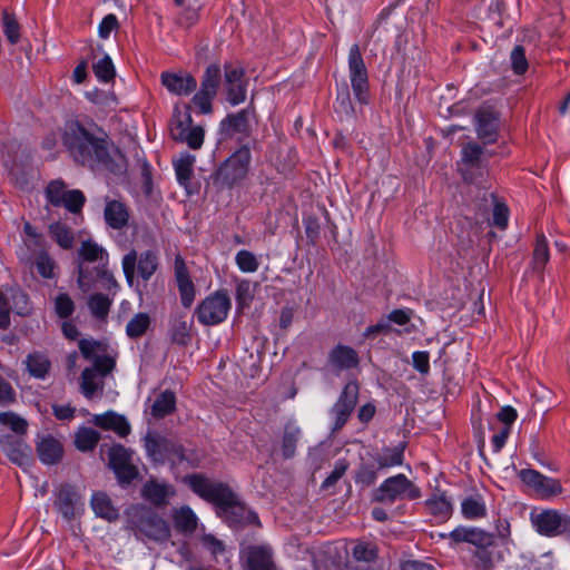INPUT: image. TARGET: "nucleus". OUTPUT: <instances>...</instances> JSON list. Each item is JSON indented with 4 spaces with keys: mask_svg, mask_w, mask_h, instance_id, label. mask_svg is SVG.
<instances>
[{
    "mask_svg": "<svg viewBox=\"0 0 570 570\" xmlns=\"http://www.w3.org/2000/svg\"><path fill=\"white\" fill-rule=\"evenodd\" d=\"M487 539L482 546H475L472 553V564L475 570H493L498 564L505 561L510 554V547L495 541L490 532L485 531Z\"/></svg>",
    "mask_w": 570,
    "mask_h": 570,
    "instance_id": "1a4fd4ad",
    "label": "nucleus"
},
{
    "mask_svg": "<svg viewBox=\"0 0 570 570\" xmlns=\"http://www.w3.org/2000/svg\"><path fill=\"white\" fill-rule=\"evenodd\" d=\"M1 27L3 35L11 45H16L20 40V24L13 13L3 10L1 13Z\"/></svg>",
    "mask_w": 570,
    "mask_h": 570,
    "instance_id": "ea45409f",
    "label": "nucleus"
},
{
    "mask_svg": "<svg viewBox=\"0 0 570 570\" xmlns=\"http://www.w3.org/2000/svg\"><path fill=\"white\" fill-rule=\"evenodd\" d=\"M95 76L98 80L109 82L115 78V66L108 55H104L92 65Z\"/></svg>",
    "mask_w": 570,
    "mask_h": 570,
    "instance_id": "a18cd8bd",
    "label": "nucleus"
},
{
    "mask_svg": "<svg viewBox=\"0 0 570 570\" xmlns=\"http://www.w3.org/2000/svg\"><path fill=\"white\" fill-rule=\"evenodd\" d=\"M105 220L114 229H121L128 223L129 214L126 206L118 200H108L105 207Z\"/></svg>",
    "mask_w": 570,
    "mask_h": 570,
    "instance_id": "bb28decb",
    "label": "nucleus"
},
{
    "mask_svg": "<svg viewBox=\"0 0 570 570\" xmlns=\"http://www.w3.org/2000/svg\"><path fill=\"white\" fill-rule=\"evenodd\" d=\"M127 528L132 530L137 538L166 541L170 537L168 523L150 509L140 505L128 511Z\"/></svg>",
    "mask_w": 570,
    "mask_h": 570,
    "instance_id": "f03ea898",
    "label": "nucleus"
},
{
    "mask_svg": "<svg viewBox=\"0 0 570 570\" xmlns=\"http://www.w3.org/2000/svg\"><path fill=\"white\" fill-rule=\"evenodd\" d=\"M81 392L87 399H91L95 393L101 390L102 383L96 373V370L86 367L81 374Z\"/></svg>",
    "mask_w": 570,
    "mask_h": 570,
    "instance_id": "a19ab883",
    "label": "nucleus"
},
{
    "mask_svg": "<svg viewBox=\"0 0 570 570\" xmlns=\"http://www.w3.org/2000/svg\"><path fill=\"white\" fill-rule=\"evenodd\" d=\"M250 158V149L246 146L240 147L218 167L215 181L230 187L243 180L248 173Z\"/></svg>",
    "mask_w": 570,
    "mask_h": 570,
    "instance_id": "6e6552de",
    "label": "nucleus"
},
{
    "mask_svg": "<svg viewBox=\"0 0 570 570\" xmlns=\"http://www.w3.org/2000/svg\"><path fill=\"white\" fill-rule=\"evenodd\" d=\"M449 537L455 542H468L472 546H482L487 539L485 530L476 527H458L449 533Z\"/></svg>",
    "mask_w": 570,
    "mask_h": 570,
    "instance_id": "c85d7f7f",
    "label": "nucleus"
},
{
    "mask_svg": "<svg viewBox=\"0 0 570 570\" xmlns=\"http://www.w3.org/2000/svg\"><path fill=\"white\" fill-rule=\"evenodd\" d=\"M220 82V68L216 63L209 65L204 73L200 89L208 91L209 94H217V89Z\"/></svg>",
    "mask_w": 570,
    "mask_h": 570,
    "instance_id": "de8ad7c7",
    "label": "nucleus"
},
{
    "mask_svg": "<svg viewBox=\"0 0 570 570\" xmlns=\"http://www.w3.org/2000/svg\"><path fill=\"white\" fill-rule=\"evenodd\" d=\"M232 308V301L226 291H216L206 296L196 308L200 324L214 326L223 323Z\"/></svg>",
    "mask_w": 570,
    "mask_h": 570,
    "instance_id": "0eeeda50",
    "label": "nucleus"
},
{
    "mask_svg": "<svg viewBox=\"0 0 570 570\" xmlns=\"http://www.w3.org/2000/svg\"><path fill=\"white\" fill-rule=\"evenodd\" d=\"M91 508L96 515L108 521H115L119 517L118 510L112 505L110 498L104 492H96L91 497Z\"/></svg>",
    "mask_w": 570,
    "mask_h": 570,
    "instance_id": "cd10ccee",
    "label": "nucleus"
},
{
    "mask_svg": "<svg viewBox=\"0 0 570 570\" xmlns=\"http://www.w3.org/2000/svg\"><path fill=\"white\" fill-rule=\"evenodd\" d=\"M358 384L351 381L345 384L336 402L354 411L358 399Z\"/></svg>",
    "mask_w": 570,
    "mask_h": 570,
    "instance_id": "5fc2aeb1",
    "label": "nucleus"
},
{
    "mask_svg": "<svg viewBox=\"0 0 570 570\" xmlns=\"http://www.w3.org/2000/svg\"><path fill=\"white\" fill-rule=\"evenodd\" d=\"M244 570H277L268 544L249 546L245 550Z\"/></svg>",
    "mask_w": 570,
    "mask_h": 570,
    "instance_id": "a211bd4d",
    "label": "nucleus"
},
{
    "mask_svg": "<svg viewBox=\"0 0 570 570\" xmlns=\"http://www.w3.org/2000/svg\"><path fill=\"white\" fill-rule=\"evenodd\" d=\"M99 440L100 434L96 430L82 426L76 433L75 445L82 452L91 451L96 448Z\"/></svg>",
    "mask_w": 570,
    "mask_h": 570,
    "instance_id": "58836bf2",
    "label": "nucleus"
},
{
    "mask_svg": "<svg viewBox=\"0 0 570 570\" xmlns=\"http://www.w3.org/2000/svg\"><path fill=\"white\" fill-rule=\"evenodd\" d=\"M106 249L91 239L83 240L78 250V286L82 292H88L94 282V272H89L87 263H95V268L106 267L108 264Z\"/></svg>",
    "mask_w": 570,
    "mask_h": 570,
    "instance_id": "20e7f679",
    "label": "nucleus"
},
{
    "mask_svg": "<svg viewBox=\"0 0 570 570\" xmlns=\"http://www.w3.org/2000/svg\"><path fill=\"white\" fill-rule=\"evenodd\" d=\"M37 452L43 464H56L62 458L61 443L51 435L42 436L37 443Z\"/></svg>",
    "mask_w": 570,
    "mask_h": 570,
    "instance_id": "b1692460",
    "label": "nucleus"
},
{
    "mask_svg": "<svg viewBox=\"0 0 570 570\" xmlns=\"http://www.w3.org/2000/svg\"><path fill=\"white\" fill-rule=\"evenodd\" d=\"M160 81L170 94L176 96H188L197 88V81L190 73L164 71Z\"/></svg>",
    "mask_w": 570,
    "mask_h": 570,
    "instance_id": "aec40b11",
    "label": "nucleus"
},
{
    "mask_svg": "<svg viewBox=\"0 0 570 570\" xmlns=\"http://www.w3.org/2000/svg\"><path fill=\"white\" fill-rule=\"evenodd\" d=\"M495 432L491 438V445L494 453H499L507 443V440L511 433V428L508 425H501L498 430L492 428Z\"/></svg>",
    "mask_w": 570,
    "mask_h": 570,
    "instance_id": "338daca9",
    "label": "nucleus"
},
{
    "mask_svg": "<svg viewBox=\"0 0 570 570\" xmlns=\"http://www.w3.org/2000/svg\"><path fill=\"white\" fill-rule=\"evenodd\" d=\"M35 266L39 275L43 278H53L56 276L55 261L48 255L47 252H41L35 259Z\"/></svg>",
    "mask_w": 570,
    "mask_h": 570,
    "instance_id": "603ef678",
    "label": "nucleus"
},
{
    "mask_svg": "<svg viewBox=\"0 0 570 570\" xmlns=\"http://www.w3.org/2000/svg\"><path fill=\"white\" fill-rule=\"evenodd\" d=\"M175 277L184 307H190L195 299V286L187 266L180 256L175 258Z\"/></svg>",
    "mask_w": 570,
    "mask_h": 570,
    "instance_id": "412c9836",
    "label": "nucleus"
},
{
    "mask_svg": "<svg viewBox=\"0 0 570 570\" xmlns=\"http://www.w3.org/2000/svg\"><path fill=\"white\" fill-rule=\"evenodd\" d=\"M141 494L154 505H164L175 494V489L168 483L149 480L142 487Z\"/></svg>",
    "mask_w": 570,
    "mask_h": 570,
    "instance_id": "5701e85b",
    "label": "nucleus"
},
{
    "mask_svg": "<svg viewBox=\"0 0 570 570\" xmlns=\"http://www.w3.org/2000/svg\"><path fill=\"white\" fill-rule=\"evenodd\" d=\"M244 69L233 65L225 66V83L227 87V100L237 106L246 99V83L244 81Z\"/></svg>",
    "mask_w": 570,
    "mask_h": 570,
    "instance_id": "f3484780",
    "label": "nucleus"
},
{
    "mask_svg": "<svg viewBox=\"0 0 570 570\" xmlns=\"http://www.w3.org/2000/svg\"><path fill=\"white\" fill-rule=\"evenodd\" d=\"M0 423L8 426L18 438L26 434L28 428V422L23 417L10 411L0 413Z\"/></svg>",
    "mask_w": 570,
    "mask_h": 570,
    "instance_id": "49530a36",
    "label": "nucleus"
},
{
    "mask_svg": "<svg viewBox=\"0 0 570 570\" xmlns=\"http://www.w3.org/2000/svg\"><path fill=\"white\" fill-rule=\"evenodd\" d=\"M121 266L129 285L134 283L136 267L138 275L147 282L158 268V256L151 249L145 250L140 255L131 249L122 257Z\"/></svg>",
    "mask_w": 570,
    "mask_h": 570,
    "instance_id": "9d476101",
    "label": "nucleus"
},
{
    "mask_svg": "<svg viewBox=\"0 0 570 570\" xmlns=\"http://www.w3.org/2000/svg\"><path fill=\"white\" fill-rule=\"evenodd\" d=\"M539 558L533 554H521L507 570H548Z\"/></svg>",
    "mask_w": 570,
    "mask_h": 570,
    "instance_id": "09e8293b",
    "label": "nucleus"
},
{
    "mask_svg": "<svg viewBox=\"0 0 570 570\" xmlns=\"http://www.w3.org/2000/svg\"><path fill=\"white\" fill-rule=\"evenodd\" d=\"M144 446L147 455L155 463H180L185 460L184 448L173 439H168L158 432L149 431L144 438Z\"/></svg>",
    "mask_w": 570,
    "mask_h": 570,
    "instance_id": "39448f33",
    "label": "nucleus"
},
{
    "mask_svg": "<svg viewBox=\"0 0 570 570\" xmlns=\"http://www.w3.org/2000/svg\"><path fill=\"white\" fill-rule=\"evenodd\" d=\"M150 325V317L147 313H138L126 325V334L130 338L142 336Z\"/></svg>",
    "mask_w": 570,
    "mask_h": 570,
    "instance_id": "c03bdc74",
    "label": "nucleus"
},
{
    "mask_svg": "<svg viewBox=\"0 0 570 570\" xmlns=\"http://www.w3.org/2000/svg\"><path fill=\"white\" fill-rule=\"evenodd\" d=\"M429 511L439 519H446L451 514L452 504L444 493H434L426 500Z\"/></svg>",
    "mask_w": 570,
    "mask_h": 570,
    "instance_id": "e433bc0d",
    "label": "nucleus"
},
{
    "mask_svg": "<svg viewBox=\"0 0 570 570\" xmlns=\"http://www.w3.org/2000/svg\"><path fill=\"white\" fill-rule=\"evenodd\" d=\"M195 163L196 157L189 153H181L178 158L174 160V169L179 185L187 187L193 176Z\"/></svg>",
    "mask_w": 570,
    "mask_h": 570,
    "instance_id": "2f4dec72",
    "label": "nucleus"
},
{
    "mask_svg": "<svg viewBox=\"0 0 570 570\" xmlns=\"http://www.w3.org/2000/svg\"><path fill=\"white\" fill-rule=\"evenodd\" d=\"M62 141L72 159L83 166L110 167L111 145L107 135L94 127H85L79 121L66 125Z\"/></svg>",
    "mask_w": 570,
    "mask_h": 570,
    "instance_id": "f257e3e1",
    "label": "nucleus"
},
{
    "mask_svg": "<svg viewBox=\"0 0 570 570\" xmlns=\"http://www.w3.org/2000/svg\"><path fill=\"white\" fill-rule=\"evenodd\" d=\"M475 120L479 138L487 144L497 141L499 128L498 114L491 107L484 106L476 111Z\"/></svg>",
    "mask_w": 570,
    "mask_h": 570,
    "instance_id": "6ab92c4d",
    "label": "nucleus"
},
{
    "mask_svg": "<svg viewBox=\"0 0 570 570\" xmlns=\"http://www.w3.org/2000/svg\"><path fill=\"white\" fill-rule=\"evenodd\" d=\"M204 129L199 126H195L189 128L179 141L186 142L191 149H199L204 144Z\"/></svg>",
    "mask_w": 570,
    "mask_h": 570,
    "instance_id": "680f3d73",
    "label": "nucleus"
},
{
    "mask_svg": "<svg viewBox=\"0 0 570 570\" xmlns=\"http://www.w3.org/2000/svg\"><path fill=\"white\" fill-rule=\"evenodd\" d=\"M348 72L355 98L360 102L366 104L368 99L367 70L360 47L356 43L348 51Z\"/></svg>",
    "mask_w": 570,
    "mask_h": 570,
    "instance_id": "4468645a",
    "label": "nucleus"
},
{
    "mask_svg": "<svg viewBox=\"0 0 570 570\" xmlns=\"http://www.w3.org/2000/svg\"><path fill=\"white\" fill-rule=\"evenodd\" d=\"M78 501L77 492L71 487L66 485L58 491L55 507L65 520L70 521L76 515Z\"/></svg>",
    "mask_w": 570,
    "mask_h": 570,
    "instance_id": "393cba45",
    "label": "nucleus"
},
{
    "mask_svg": "<svg viewBox=\"0 0 570 570\" xmlns=\"http://www.w3.org/2000/svg\"><path fill=\"white\" fill-rule=\"evenodd\" d=\"M412 365L422 375L430 373V354L426 351H415L412 353Z\"/></svg>",
    "mask_w": 570,
    "mask_h": 570,
    "instance_id": "69168bd1",
    "label": "nucleus"
},
{
    "mask_svg": "<svg viewBox=\"0 0 570 570\" xmlns=\"http://www.w3.org/2000/svg\"><path fill=\"white\" fill-rule=\"evenodd\" d=\"M130 460L128 451L121 445H115L109 451V465L114 470L128 463Z\"/></svg>",
    "mask_w": 570,
    "mask_h": 570,
    "instance_id": "e2e57ef3",
    "label": "nucleus"
},
{
    "mask_svg": "<svg viewBox=\"0 0 570 570\" xmlns=\"http://www.w3.org/2000/svg\"><path fill=\"white\" fill-rule=\"evenodd\" d=\"M301 436V429L294 423L285 425L282 439V453L285 459H291L295 454L296 444Z\"/></svg>",
    "mask_w": 570,
    "mask_h": 570,
    "instance_id": "c9c22d12",
    "label": "nucleus"
},
{
    "mask_svg": "<svg viewBox=\"0 0 570 570\" xmlns=\"http://www.w3.org/2000/svg\"><path fill=\"white\" fill-rule=\"evenodd\" d=\"M392 332V325L390 324V321L387 317L381 318L376 324L371 325L365 328L363 336L366 338H375L379 335H386Z\"/></svg>",
    "mask_w": 570,
    "mask_h": 570,
    "instance_id": "0e129e2a",
    "label": "nucleus"
},
{
    "mask_svg": "<svg viewBox=\"0 0 570 570\" xmlns=\"http://www.w3.org/2000/svg\"><path fill=\"white\" fill-rule=\"evenodd\" d=\"M190 325L183 318H177L171 325L173 341L179 345H186L190 341Z\"/></svg>",
    "mask_w": 570,
    "mask_h": 570,
    "instance_id": "4d7b16f0",
    "label": "nucleus"
},
{
    "mask_svg": "<svg viewBox=\"0 0 570 570\" xmlns=\"http://www.w3.org/2000/svg\"><path fill=\"white\" fill-rule=\"evenodd\" d=\"M531 522L535 531L544 537L553 538L570 535V514L554 509H546L531 515Z\"/></svg>",
    "mask_w": 570,
    "mask_h": 570,
    "instance_id": "9b49d317",
    "label": "nucleus"
},
{
    "mask_svg": "<svg viewBox=\"0 0 570 570\" xmlns=\"http://www.w3.org/2000/svg\"><path fill=\"white\" fill-rule=\"evenodd\" d=\"M174 524L176 529L183 532H194L197 528V517L189 507H181L176 510L174 515Z\"/></svg>",
    "mask_w": 570,
    "mask_h": 570,
    "instance_id": "72a5a7b5",
    "label": "nucleus"
},
{
    "mask_svg": "<svg viewBox=\"0 0 570 570\" xmlns=\"http://www.w3.org/2000/svg\"><path fill=\"white\" fill-rule=\"evenodd\" d=\"M50 234L53 239L65 249H68L73 244L72 232L60 223L51 224L49 227Z\"/></svg>",
    "mask_w": 570,
    "mask_h": 570,
    "instance_id": "3c124183",
    "label": "nucleus"
},
{
    "mask_svg": "<svg viewBox=\"0 0 570 570\" xmlns=\"http://www.w3.org/2000/svg\"><path fill=\"white\" fill-rule=\"evenodd\" d=\"M191 128V117L189 114H181L178 108L175 109L170 125V134L175 140H180L184 135Z\"/></svg>",
    "mask_w": 570,
    "mask_h": 570,
    "instance_id": "37998d69",
    "label": "nucleus"
},
{
    "mask_svg": "<svg viewBox=\"0 0 570 570\" xmlns=\"http://www.w3.org/2000/svg\"><path fill=\"white\" fill-rule=\"evenodd\" d=\"M0 449L12 463L19 466L28 465L31 461V448L18 436L0 435Z\"/></svg>",
    "mask_w": 570,
    "mask_h": 570,
    "instance_id": "dca6fc26",
    "label": "nucleus"
},
{
    "mask_svg": "<svg viewBox=\"0 0 570 570\" xmlns=\"http://www.w3.org/2000/svg\"><path fill=\"white\" fill-rule=\"evenodd\" d=\"M491 154L476 142H469L462 148L461 174L468 181H475L487 173V166Z\"/></svg>",
    "mask_w": 570,
    "mask_h": 570,
    "instance_id": "f8f14e48",
    "label": "nucleus"
},
{
    "mask_svg": "<svg viewBox=\"0 0 570 570\" xmlns=\"http://www.w3.org/2000/svg\"><path fill=\"white\" fill-rule=\"evenodd\" d=\"M46 197L51 205L63 206L71 213L80 212L86 202L82 191L67 190L65 183L60 179L49 183L46 188Z\"/></svg>",
    "mask_w": 570,
    "mask_h": 570,
    "instance_id": "2eb2a0df",
    "label": "nucleus"
},
{
    "mask_svg": "<svg viewBox=\"0 0 570 570\" xmlns=\"http://www.w3.org/2000/svg\"><path fill=\"white\" fill-rule=\"evenodd\" d=\"M420 497V489L402 473L384 480L374 492V501L390 504L397 500H414Z\"/></svg>",
    "mask_w": 570,
    "mask_h": 570,
    "instance_id": "423d86ee",
    "label": "nucleus"
},
{
    "mask_svg": "<svg viewBox=\"0 0 570 570\" xmlns=\"http://www.w3.org/2000/svg\"><path fill=\"white\" fill-rule=\"evenodd\" d=\"M235 263L243 273H255L259 266L256 256L246 249H242L236 254Z\"/></svg>",
    "mask_w": 570,
    "mask_h": 570,
    "instance_id": "864d4df0",
    "label": "nucleus"
},
{
    "mask_svg": "<svg viewBox=\"0 0 570 570\" xmlns=\"http://www.w3.org/2000/svg\"><path fill=\"white\" fill-rule=\"evenodd\" d=\"M328 363L334 370H350L357 365L358 356L356 351L352 347L346 345H337L331 351Z\"/></svg>",
    "mask_w": 570,
    "mask_h": 570,
    "instance_id": "a878e982",
    "label": "nucleus"
},
{
    "mask_svg": "<svg viewBox=\"0 0 570 570\" xmlns=\"http://www.w3.org/2000/svg\"><path fill=\"white\" fill-rule=\"evenodd\" d=\"M247 129V114L239 111L234 115L227 116L220 122V130L224 135L232 137L237 132H244Z\"/></svg>",
    "mask_w": 570,
    "mask_h": 570,
    "instance_id": "473e14b6",
    "label": "nucleus"
},
{
    "mask_svg": "<svg viewBox=\"0 0 570 570\" xmlns=\"http://www.w3.org/2000/svg\"><path fill=\"white\" fill-rule=\"evenodd\" d=\"M352 554L358 561H372L376 557V551L372 544L360 542L354 546Z\"/></svg>",
    "mask_w": 570,
    "mask_h": 570,
    "instance_id": "774afa93",
    "label": "nucleus"
},
{
    "mask_svg": "<svg viewBox=\"0 0 570 570\" xmlns=\"http://www.w3.org/2000/svg\"><path fill=\"white\" fill-rule=\"evenodd\" d=\"M518 478L540 499L549 500L562 493L563 488L558 479L547 476L534 469H521Z\"/></svg>",
    "mask_w": 570,
    "mask_h": 570,
    "instance_id": "ddd939ff",
    "label": "nucleus"
},
{
    "mask_svg": "<svg viewBox=\"0 0 570 570\" xmlns=\"http://www.w3.org/2000/svg\"><path fill=\"white\" fill-rule=\"evenodd\" d=\"M461 510L465 519L474 520L485 517L487 507L480 495L465 498L461 503Z\"/></svg>",
    "mask_w": 570,
    "mask_h": 570,
    "instance_id": "f704fd0d",
    "label": "nucleus"
},
{
    "mask_svg": "<svg viewBox=\"0 0 570 570\" xmlns=\"http://www.w3.org/2000/svg\"><path fill=\"white\" fill-rule=\"evenodd\" d=\"M55 312L60 318H68L75 312V303L67 293H59L55 298Z\"/></svg>",
    "mask_w": 570,
    "mask_h": 570,
    "instance_id": "13d9d810",
    "label": "nucleus"
},
{
    "mask_svg": "<svg viewBox=\"0 0 570 570\" xmlns=\"http://www.w3.org/2000/svg\"><path fill=\"white\" fill-rule=\"evenodd\" d=\"M176 410V395L173 391L166 390L160 392L153 405L150 413L156 419H163L171 414Z\"/></svg>",
    "mask_w": 570,
    "mask_h": 570,
    "instance_id": "7c9ffc66",
    "label": "nucleus"
},
{
    "mask_svg": "<svg viewBox=\"0 0 570 570\" xmlns=\"http://www.w3.org/2000/svg\"><path fill=\"white\" fill-rule=\"evenodd\" d=\"M24 364L28 373L38 380H45L51 367L49 358L40 352H33L29 354L24 361Z\"/></svg>",
    "mask_w": 570,
    "mask_h": 570,
    "instance_id": "c756f323",
    "label": "nucleus"
},
{
    "mask_svg": "<svg viewBox=\"0 0 570 570\" xmlns=\"http://www.w3.org/2000/svg\"><path fill=\"white\" fill-rule=\"evenodd\" d=\"M111 306V299L101 294L96 293L91 295L88 299V307L90 313L98 320H105L109 313Z\"/></svg>",
    "mask_w": 570,
    "mask_h": 570,
    "instance_id": "79ce46f5",
    "label": "nucleus"
},
{
    "mask_svg": "<svg viewBox=\"0 0 570 570\" xmlns=\"http://www.w3.org/2000/svg\"><path fill=\"white\" fill-rule=\"evenodd\" d=\"M490 533L495 538L497 542L507 547H511L514 543L511 537V525L507 519H498L494 524V532Z\"/></svg>",
    "mask_w": 570,
    "mask_h": 570,
    "instance_id": "6e6d98bb",
    "label": "nucleus"
},
{
    "mask_svg": "<svg viewBox=\"0 0 570 570\" xmlns=\"http://www.w3.org/2000/svg\"><path fill=\"white\" fill-rule=\"evenodd\" d=\"M92 423L107 431H114L119 436L124 438L130 433V424L122 416L112 411H108L102 414H95L92 416Z\"/></svg>",
    "mask_w": 570,
    "mask_h": 570,
    "instance_id": "4be33fe9",
    "label": "nucleus"
},
{
    "mask_svg": "<svg viewBox=\"0 0 570 570\" xmlns=\"http://www.w3.org/2000/svg\"><path fill=\"white\" fill-rule=\"evenodd\" d=\"M403 449L399 446L386 448L381 453L374 456V461L380 469L392 468L402 465L403 463Z\"/></svg>",
    "mask_w": 570,
    "mask_h": 570,
    "instance_id": "4c0bfd02",
    "label": "nucleus"
},
{
    "mask_svg": "<svg viewBox=\"0 0 570 570\" xmlns=\"http://www.w3.org/2000/svg\"><path fill=\"white\" fill-rule=\"evenodd\" d=\"M511 66L515 73L522 75L528 69V61L522 46H515L510 55Z\"/></svg>",
    "mask_w": 570,
    "mask_h": 570,
    "instance_id": "052dcab7",
    "label": "nucleus"
},
{
    "mask_svg": "<svg viewBox=\"0 0 570 570\" xmlns=\"http://www.w3.org/2000/svg\"><path fill=\"white\" fill-rule=\"evenodd\" d=\"M352 412L353 410L348 409L347 406H344L338 402H335V404L331 409V415L334 420L332 430H341L348 421V417L351 416Z\"/></svg>",
    "mask_w": 570,
    "mask_h": 570,
    "instance_id": "bf43d9fd",
    "label": "nucleus"
},
{
    "mask_svg": "<svg viewBox=\"0 0 570 570\" xmlns=\"http://www.w3.org/2000/svg\"><path fill=\"white\" fill-rule=\"evenodd\" d=\"M550 253L548 248L547 238L540 234L537 236L535 246L533 250V266L535 269H542L549 262Z\"/></svg>",
    "mask_w": 570,
    "mask_h": 570,
    "instance_id": "8fccbe9b",
    "label": "nucleus"
},
{
    "mask_svg": "<svg viewBox=\"0 0 570 570\" xmlns=\"http://www.w3.org/2000/svg\"><path fill=\"white\" fill-rule=\"evenodd\" d=\"M185 482L198 497L220 508H229L236 503L235 494L220 482L212 481L200 474L187 475Z\"/></svg>",
    "mask_w": 570,
    "mask_h": 570,
    "instance_id": "7ed1b4c3",
    "label": "nucleus"
}]
</instances>
